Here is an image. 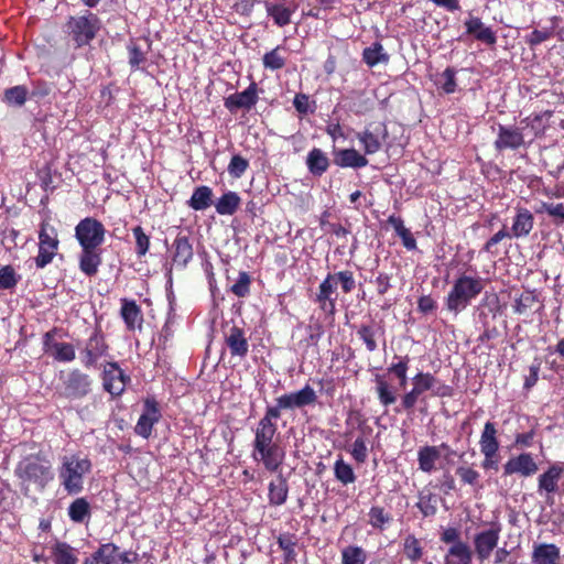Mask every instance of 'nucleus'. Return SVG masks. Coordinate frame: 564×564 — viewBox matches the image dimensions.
Instances as JSON below:
<instances>
[{"label":"nucleus","mask_w":564,"mask_h":564,"mask_svg":"<svg viewBox=\"0 0 564 564\" xmlns=\"http://www.w3.org/2000/svg\"><path fill=\"white\" fill-rule=\"evenodd\" d=\"M90 505L86 498H76L68 507V517L75 523H83L90 518Z\"/></svg>","instance_id":"nucleus-44"},{"label":"nucleus","mask_w":564,"mask_h":564,"mask_svg":"<svg viewBox=\"0 0 564 564\" xmlns=\"http://www.w3.org/2000/svg\"><path fill=\"white\" fill-rule=\"evenodd\" d=\"M455 474L462 486H469L476 491L482 488V485L480 484L481 475L473 465H459L456 468Z\"/></svg>","instance_id":"nucleus-37"},{"label":"nucleus","mask_w":564,"mask_h":564,"mask_svg":"<svg viewBox=\"0 0 564 564\" xmlns=\"http://www.w3.org/2000/svg\"><path fill=\"white\" fill-rule=\"evenodd\" d=\"M495 149L498 151L503 150H518L524 145L523 128L514 126L498 124V134L495 140Z\"/></svg>","instance_id":"nucleus-17"},{"label":"nucleus","mask_w":564,"mask_h":564,"mask_svg":"<svg viewBox=\"0 0 564 564\" xmlns=\"http://www.w3.org/2000/svg\"><path fill=\"white\" fill-rule=\"evenodd\" d=\"M14 475L20 480L24 496L29 495L31 485H34L36 490L43 491L54 478L50 460L40 453L26 455L19 460Z\"/></svg>","instance_id":"nucleus-2"},{"label":"nucleus","mask_w":564,"mask_h":564,"mask_svg":"<svg viewBox=\"0 0 564 564\" xmlns=\"http://www.w3.org/2000/svg\"><path fill=\"white\" fill-rule=\"evenodd\" d=\"M194 257L189 238L178 234L172 243V261L178 269H185Z\"/></svg>","instance_id":"nucleus-21"},{"label":"nucleus","mask_w":564,"mask_h":564,"mask_svg":"<svg viewBox=\"0 0 564 564\" xmlns=\"http://www.w3.org/2000/svg\"><path fill=\"white\" fill-rule=\"evenodd\" d=\"M441 457V452L437 446L424 445L417 451V464L419 469L425 474H432L435 471L436 462Z\"/></svg>","instance_id":"nucleus-33"},{"label":"nucleus","mask_w":564,"mask_h":564,"mask_svg":"<svg viewBox=\"0 0 564 564\" xmlns=\"http://www.w3.org/2000/svg\"><path fill=\"white\" fill-rule=\"evenodd\" d=\"M563 473V463L555 462L538 477V491L540 495L545 494V501L549 505L553 503V496L558 491V481Z\"/></svg>","instance_id":"nucleus-14"},{"label":"nucleus","mask_w":564,"mask_h":564,"mask_svg":"<svg viewBox=\"0 0 564 564\" xmlns=\"http://www.w3.org/2000/svg\"><path fill=\"white\" fill-rule=\"evenodd\" d=\"M334 476L343 485H349L356 481L352 467L346 463L343 457L336 459L334 464Z\"/></svg>","instance_id":"nucleus-53"},{"label":"nucleus","mask_w":564,"mask_h":564,"mask_svg":"<svg viewBox=\"0 0 564 564\" xmlns=\"http://www.w3.org/2000/svg\"><path fill=\"white\" fill-rule=\"evenodd\" d=\"M553 110H545L539 113H532L520 121L523 131L530 129L533 137H541L545 133L549 127V120L553 117Z\"/></svg>","instance_id":"nucleus-30"},{"label":"nucleus","mask_w":564,"mask_h":564,"mask_svg":"<svg viewBox=\"0 0 564 564\" xmlns=\"http://www.w3.org/2000/svg\"><path fill=\"white\" fill-rule=\"evenodd\" d=\"M375 382L379 403L384 408L394 404L398 400V389L393 387L382 375H376Z\"/></svg>","instance_id":"nucleus-32"},{"label":"nucleus","mask_w":564,"mask_h":564,"mask_svg":"<svg viewBox=\"0 0 564 564\" xmlns=\"http://www.w3.org/2000/svg\"><path fill=\"white\" fill-rule=\"evenodd\" d=\"M102 263L100 248H82L78 256V268L86 276H95Z\"/></svg>","instance_id":"nucleus-24"},{"label":"nucleus","mask_w":564,"mask_h":564,"mask_svg":"<svg viewBox=\"0 0 564 564\" xmlns=\"http://www.w3.org/2000/svg\"><path fill=\"white\" fill-rule=\"evenodd\" d=\"M52 557L54 564H77L78 556L75 547L66 542H56L52 546Z\"/></svg>","instance_id":"nucleus-38"},{"label":"nucleus","mask_w":564,"mask_h":564,"mask_svg":"<svg viewBox=\"0 0 564 564\" xmlns=\"http://www.w3.org/2000/svg\"><path fill=\"white\" fill-rule=\"evenodd\" d=\"M264 7L268 17L272 18L274 24L280 28L291 23V18L297 9L293 1L289 3L265 1Z\"/></svg>","instance_id":"nucleus-22"},{"label":"nucleus","mask_w":564,"mask_h":564,"mask_svg":"<svg viewBox=\"0 0 564 564\" xmlns=\"http://www.w3.org/2000/svg\"><path fill=\"white\" fill-rule=\"evenodd\" d=\"M317 398L316 391L310 384L275 398L274 404L267 406L264 415L259 420L254 430L252 459L262 464L270 473L280 470L285 459V451L276 438V421L282 416L283 411H294L314 405Z\"/></svg>","instance_id":"nucleus-1"},{"label":"nucleus","mask_w":564,"mask_h":564,"mask_svg":"<svg viewBox=\"0 0 564 564\" xmlns=\"http://www.w3.org/2000/svg\"><path fill=\"white\" fill-rule=\"evenodd\" d=\"M419 500L415 507L420 510L423 518L434 517L437 512L438 497L431 491H420Z\"/></svg>","instance_id":"nucleus-43"},{"label":"nucleus","mask_w":564,"mask_h":564,"mask_svg":"<svg viewBox=\"0 0 564 564\" xmlns=\"http://www.w3.org/2000/svg\"><path fill=\"white\" fill-rule=\"evenodd\" d=\"M372 429L366 425L364 422L359 424V435L354 441L350 449V455L359 464H364L367 460V435H370Z\"/></svg>","instance_id":"nucleus-34"},{"label":"nucleus","mask_w":564,"mask_h":564,"mask_svg":"<svg viewBox=\"0 0 564 564\" xmlns=\"http://www.w3.org/2000/svg\"><path fill=\"white\" fill-rule=\"evenodd\" d=\"M21 276L10 264L0 268V290H12L19 283Z\"/></svg>","instance_id":"nucleus-59"},{"label":"nucleus","mask_w":564,"mask_h":564,"mask_svg":"<svg viewBox=\"0 0 564 564\" xmlns=\"http://www.w3.org/2000/svg\"><path fill=\"white\" fill-rule=\"evenodd\" d=\"M535 213L547 214L556 225L564 224V203L541 202Z\"/></svg>","instance_id":"nucleus-52"},{"label":"nucleus","mask_w":564,"mask_h":564,"mask_svg":"<svg viewBox=\"0 0 564 564\" xmlns=\"http://www.w3.org/2000/svg\"><path fill=\"white\" fill-rule=\"evenodd\" d=\"M357 336L366 345L369 352H373L378 349L376 340V328L370 324H361L357 329Z\"/></svg>","instance_id":"nucleus-57"},{"label":"nucleus","mask_w":564,"mask_h":564,"mask_svg":"<svg viewBox=\"0 0 564 564\" xmlns=\"http://www.w3.org/2000/svg\"><path fill=\"white\" fill-rule=\"evenodd\" d=\"M284 52L285 48L280 45L267 52L262 57L263 67L272 72L282 69L286 64Z\"/></svg>","instance_id":"nucleus-45"},{"label":"nucleus","mask_w":564,"mask_h":564,"mask_svg":"<svg viewBox=\"0 0 564 564\" xmlns=\"http://www.w3.org/2000/svg\"><path fill=\"white\" fill-rule=\"evenodd\" d=\"M100 377L104 390L113 398L120 397L131 381L130 376L124 373L117 361L105 362Z\"/></svg>","instance_id":"nucleus-10"},{"label":"nucleus","mask_w":564,"mask_h":564,"mask_svg":"<svg viewBox=\"0 0 564 564\" xmlns=\"http://www.w3.org/2000/svg\"><path fill=\"white\" fill-rule=\"evenodd\" d=\"M501 524L492 522L490 528L482 530L474 535V550L480 562L488 560L495 549L498 546L500 539Z\"/></svg>","instance_id":"nucleus-12"},{"label":"nucleus","mask_w":564,"mask_h":564,"mask_svg":"<svg viewBox=\"0 0 564 564\" xmlns=\"http://www.w3.org/2000/svg\"><path fill=\"white\" fill-rule=\"evenodd\" d=\"M143 45L140 40L131 39L127 45L128 63L131 69L137 70L147 62V55L151 50V41L149 37L142 39Z\"/></svg>","instance_id":"nucleus-25"},{"label":"nucleus","mask_w":564,"mask_h":564,"mask_svg":"<svg viewBox=\"0 0 564 564\" xmlns=\"http://www.w3.org/2000/svg\"><path fill=\"white\" fill-rule=\"evenodd\" d=\"M305 163L308 172L313 176L317 177H321L324 173H326L330 165L329 158L319 148H313L310 150Z\"/></svg>","instance_id":"nucleus-31"},{"label":"nucleus","mask_w":564,"mask_h":564,"mask_svg":"<svg viewBox=\"0 0 564 564\" xmlns=\"http://www.w3.org/2000/svg\"><path fill=\"white\" fill-rule=\"evenodd\" d=\"M240 203L241 198L238 193L228 191L215 203V209L219 215L231 216L238 210Z\"/></svg>","instance_id":"nucleus-41"},{"label":"nucleus","mask_w":564,"mask_h":564,"mask_svg":"<svg viewBox=\"0 0 564 564\" xmlns=\"http://www.w3.org/2000/svg\"><path fill=\"white\" fill-rule=\"evenodd\" d=\"M75 238L80 248H100L105 242L106 228L100 220L85 217L75 227Z\"/></svg>","instance_id":"nucleus-9"},{"label":"nucleus","mask_w":564,"mask_h":564,"mask_svg":"<svg viewBox=\"0 0 564 564\" xmlns=\"http://www.w3.org/2000/svg\"><path fill=\"white\" fill-rule=\"evenodd\" d=\"M289 497V484L286 478L279 474L268 486V501L270 506L279 507L286 502Z\"/></svg>","instance_id":"nucleus-28"},{"label":"nucleus","mask_w":564,"mask_h":564,"mask_svg":"<svg viewBox=\"0 0 564 564\" xmlns=\"http://www.w3.org/2000/svg\"><path fill=\"white\" fill-rule=\"evenodd\" d=\"M66 28L76 47H83L96 37L100 30V20L95 13L88 11L85 15L70 17Z\"/></svg>","instance_id":"nucleus-6"},{"label":"nucleus","mask_w":564,"mask_h":564,"mask_svg":"<svg viewBox=\"0 0 564 564\" xmlns=\"http://www.w3.org/2000/svg\"><path fill=\"white\" fill-rule=\"evenodd\" d=\"M394 359H398L397 362H392L387 371L389 375H393L399 380V386L404 388L408 381V370L410 364V357L405 356H394Z\"/></svg>","instance_id":"nucleus-49"},{"label":"nucleus","mask_w":564,"mask_h":564,"mask_svg":"<svg viewBox=\"0 0 564 564\" xmlns=\"http://www.w3.org/2000/svg\"><path fill=\"white\" fill-rule=\"evenodd\" d=\"M276 543L284 552L283 560L285 564H293L296 562V539L293 534L284 533L278 536Z\"/></svg>","instance_id":"nucleus-50"},{"label":"nucleus","mask_w":564,"mask_h":564,"mask_svg":"<svg viewBox=\"0 0 564 564\" xmlns=\"http://www.w3.org/2000/svg\"><path fill=\"white\" fill-rule=\"evenodd\" d=\"M225 343L232 357L245 358L249 351V343L245 330L236 325L225 335Z\"/></svg>","instance_id":"nucleus-23"},{"label":"nucleus","mask_w":564,"mask_h":564,"mask_svg":"<svg viewBox=\"0 0 564 564\" xmlns=\"http://www.w3.org/2000/svg\"><path fill=\"white\" fill-rule=\"evenodd\" d=\"M561 553L558 546L553 543H541L533 547V564H560Z\"/></svg>","instance_id":"nucleus-29"},{"label":"nucleus","mask_w":564,"mask_h":564,"mask_svg":"<svg viewBox=\"0 0 564 564\" xmlns=\"http://www.w3.org/2000/svg\"><path fill=\"white\" fill-rule=\"evenodd\" d=\"M91 469L93 463L87 456L65 455L57 468L59 484L68 495H78L84 490L85 476L90 474Z\"/></svg>","instance_id":"nucleus-4"},{"label":"nucleus","mask_w":564,"mask_h":564,"mask_svg":"<svg viewBox=\"0 0 564 564\" xmlns=\"http://www.w3.org/2000/svg\"><path fill=\"white\" fill-rule=\"evenodd\" d=\"M464 26L465 33L474 36L475 40L489 46H494L497 43L495 31L490 26H486L480 18L470 15L465 20Z\"/></svg>","instance_id":"nucleus-19"},{"label":"nucleus","mask_w":564,"mask_h":564,"mask_svg":"<svg viewBox=\"0 0 564 564\" xmlns=\"http://www.w3.org/2000/svg\"><path fill=\"white\" fill-rule=\"evenodd\" d=\"M539 470V465L533 455L529 452H522L517 456L510 457L502 466V476H511L514 474L521 477H531Z\"/></svg>","instance_id":"nucleus-16"},{"label":"nucleus","mask_w":564,"mask_h":564,"mask_svg":"<svg viewBox=\"0 0 564 564\" xmlns=\"http://www.w3.org/2000/svg\"><path fill=\"white\" fill-rule=\"evenodd\" d=\"M161 417L162 414L158 401L154 398H147L143 403V413L134 426L135 434L143 438H149L152 435L153 426Z\"/></svg>","instance_id":"nucleus-15"},{"label":"nucleus","mask_w":564,"mask_h":564,"mask_svg":"<svg viewBox=\"0 0 564 564\" xmlns=\"http://www.w3.org/2000/svg\"><path fill=\"white\" fill-rule=\"evenodd\" d=\"M485 288L482 278L460 273L453 281L452 288L444 299L446 311L455 315L467 308Z\"/></svg>","instance_id":"nucleus-3"},{"label":"nucleus","mask_w":564,"mask_h":564,"mask_svg":"<svg viewBox=\"0 0 564 564\" xmlns=\"http://www.w3.org/2000/svg\"><path fill=\"white\" fill-rule=\"evenodd\" d=\"M53 90V84L44 79H35L31 82L30 98L36 101L47 97Z\"/></svg>","instance_id":"nucleus-62"},{"label":"nucleus","mask_w":564,"mask_h":564,"mask_svg":"<svg viewBox=\"0 0 564 564\" xmlns=\"http://www.w3.org/2000/svg\"><path fill=\"white\" fill-rule=\"evenodd\" d=\"M79 361L86 369L97 368L99 361L109 356L110 345L100 326L90 332L88 338L77 344Z\"/></svg>","instance_id":"nucleus-5"},{"label":"nucleus","mask_w":564,"mask_h":564,"mask_svg":"<svg viewBox=\"0 0 564 564\" xmlns=\"http://www.w3.org/2000/svg\"><path fill=\"white\" fill-rule=\"evenodd\" d=\"M444 564H473V551L467 543L451 545L445 555Z\"/></svg>","instance_id":"nucleus-35"},{"label":"nucleus","mask_w":564,"mask_h":564,"mask_svg":"<svg viewBox=\"0 0 564 564\" xmlns=\"http://www.w3.org/2000/svg\"><path fill=\"white\" fill-rule=\"evenodd\" d=\"M59 239L56 228L48 220L40 224L39 251L34 258L35 267L44 269L48 265L58 252Z\"/></svg>","instance_id":"nucleus-7"},{"label":"nucleus","mask_w":564,"mask_h":564,"mask_svg":"<svg viewBox=\"0 0 564 564\" xmlns=\"http://www.w3.org/2000/svg\"><path fill=\"white\" fill-rule=\"evenodd\" d=\"M334 163L339 167L361 169L367 166L369 161L356 149H341L334 151Z\"/></svg>","instance_id":"nucleus-27"},{"label":"nucleus","mask_w":564,"mask_h":564,"mask_svg":"<svg viewBox=\"0 0 564 564\" xmlns=\"http://www.w3.org/2000/svg\"><path fill=\"white\" fill-rule=\"evenodd\" d=\"M390 56L384 51L380 42H375L370 46L364 48L362 61L369 66L375 67L378 64L389 63Z\"/></svg>","instance_id":"nucleus-40"},{"label":"nucleus","mask_w":564,"mask_h":564,"mask_svg":"<svg viewBox=\"0 0 564 564\" xmlns=\"http://www.w3.org/2000/svg\"><path fill=\"white\" fill-rule=\"evenodd\" d=\"M251 276L246 271H240L238 280L231 285L230 291L238 297H246L250 293Z\"/></svg>","instance_id":"nucleus-64"},{"label":"nucleus","mask_w":564,"mask_h":564,"mask_svg":"<svg viewBox=\"0 0 564 564\" xmlns=\"http://www.w3.org/2000/svg\"><path fill=\"white\" fill-rule=\"evenodd\" d=\"M367 553L359 545H348L341 550V564H366Z\"/></svg>","instance_id":"nucleus-54"},{"label":"nucleus","mask_w":564,"mask_h":564,"mask_svg":"<svg viewBox=\"0 0 564 564\" xmlns=\"http://www.w3.org/2000/svg\"><path fill=\"white\" fill-rule=\"evenodd\" d=\"M480 453L484 458L481 467L485 470H495L499 468V449L500 442L498 440V431L494 422H486L479 440Z\"/></svg>","instance_id":"nucleus-8"},{"label":"nucleus","mask_w":564,"mask_h":564,"mask_svg":"<svg viewBox=\"0 0 564 564\" xmlns=\"http://www.w3.org/2000/svg\"><path fill=\"white\" fill-rule=\"evenodd\" d=\"M132 234L135 240V254L138 256V258H142L150 250V236L145 234L144 229L141 226L133 227Z\"/></svg>","instance_id":"nucleus-58"},{"label":"nucleus","mask_w":564,"mask_h":564,"mask_svg":"<svg viewBox=\"0 0 564 564\" xmlns=\"http://www.w3.org/2000/svg\"><path fill=\"white\" fill-rule=\"evenodd\" d=\"M538 297L533 291L523 292L513 304V312L519 315L527 314L536 303Z\"/></svg>","instance_id":"nucleus-60"},{"label":"nucleus","mask_w":564,"mask_h":564,"mask_svg":"<svg viewBox=\"0 0 564 564\" xmlns=\"http://www.w3.org/2000/svg\"><path fill=\"white\" fill-rule=\"evenodd\" d=\"M28 98H30L28 87L24 85H17L4 90L2 101L8 106L20 108L25 105Z\"/></svg>","instance_id":"nucleus-42"},{"label":"nucleus","mask_w":564,"mask_h":564,"mask_svg":"<svg viewBox=\"0 0 564 564\" xmlns=\"http://www.w3.org/2000/svg\"><path fill=\"white\" fill-rule=\"evenodd\" d=\"M53 349L50 355L58 362H72L76 358L75 346L72 343L61 341L53 346Z\"/></svg>","instance_id":"nucleus-56"},{"label":"nucleus","mask_w":564,"mask_h":564,"mask_svg":"<svg viewBox=\"0 0 564 564\" xmlns=\"http://www.w3.org/2000/svg\"><path fill=\"white\" fill-rule=\"evenodd\" d=\"M368 523L377 530H384L392 521V516L384 510L383 507L372 506L368 512Z\"/></svg>","instance_id":"nucleus-51"},{"label":"nucleus","mask_w":564,"mask_h":564,"mask_svg":"<svg viewBox=\"0 0 564 564\" xmlns=\"http://www.w3.org/2000/svg\"><path fill=\"white\" fill-rule=\"evenodd\" d=\"M534 227V216L525 207H516V215L512 220L510 230V239L525 238L530 235Z\"/></svg>","instance_id":"nucleus-20"},{"label":"nucleus","mask_w":564,"mask_h":564,"mask_svg":"<svg viewBox=\"0 0 564 564\" xmlns=\"http://www.w3.org/2000/svg\"><path fill=\"white\" fill-rule=\"evenodd\" d=\"M93 379L79 368H73L63 380L64 394L68 399H84L91 392Z\"/></svg>","instance_id":"nucleus-11"},{"label":"nucleus","mask_w":564,"mask_h":564,"mask_svg":"<svg viewBox=\"0 0 564 564\" xmlns=\"http://www.w3.org/2000/svg\"><path fill=\"white\" fill-rule=\"evenodd\" d=\"M437 381L433 373L420 371L412 378V388L423 395L426 391L434 390Z\"/></svg>","instance_id":"nucleus-55"},{"label":"nucleus","mask_w":564,"mask_h":564,"mask_svg":"<svg viewBox=\"0 0 564 564\" xmlns=\"http://www.w3.org/2000/svg\"><path fill=\"white\" fill-rule=\"evenodd\" d=\"M334 281H336V285H340L343 293L348 294L352 292L356 288V281L354 272L350 270L338 271L332 273Z\"/></svg>","instance_id":"nucleus-61"},{"label":"nucleus","mask_w":564,"mask_h":564,"mask_svg":"<svg viewBox=\"0 0 564 564\" xmlns=\"http://www.w3.org/2000/svg\"><path fill=\"white\" fill-rule=\"evenodd\" d=\"M213 189L207 185H200L194 188L187 205L196 212L205 210L213 205Z\"/></svg>","instance_id":"nucleus-36"},{"label":"nucleus","mask_w":564,"mask_h":564,"mask_svg":"<svg viewBox=\"0 0 564 564\" xmlns=\"http://www.w3.org/2000/svg\"><path fill=\"white\" fill-rule=\"evenodd\" d=\"M560 20L558 17L554 15L551 18L552 25L542 29H534L532 32L524 36V42L530 48H534L538 45L551 40L555 34V24Z\"/></svg>","instance_id":"nucleus-39"},{"label":"nucleus","mask_w":564,"mask_h":564,"mask_svg":"<svg viewBox=\"0 0 564 564\" xmlns=\"http://www.w3.org/2000/svg\"><path fill=\"white\" fill-rule=\"evenodd\" d=\"M260 91H262V89L252 80L243 91L235 93L226 97L224 105L231 113L240 109L250 111L258 104Z\"/></svg>","instance_id":"nucleus-13"},{"label":"nucleus","mask_w":564,"mask_h":564,"mask_svg":"<svg viewBox=\"0 0 564 564\" xmlns=\"http://www.w3.org/2000/svg\"><path fill=\"white\" fill-rule=\"evenodd\" d=\"M403 554L412 563L422 560L424 549L421 541L414 534H408L403 540Z\"/></svg>","instance_id":"nucleus-47"},{"label":"nucleus","mask_w":564,"mask_h":564,"mask_svg":"<svg viewBox=\"0 0 564 564\" xmlns=\"http://www.w3.org/2000/svg\"><path fill=\"white\" fill-rule=\"evenodd\" d=\"M457 70L448 66L437 75L435 85L446 95L454 94L457 90L456 80Z\"/></svg>","instance_id":"nucleus-46"},{"label":"nucleus","mask_w":564,"mask_h":564,"mask_svg":"<svg viewBox=\"0 0 564 564\" xmlns=\"http://www.w3.org/2000/svg\"><path fill=\"white\" fill-rule=\"evenodd\" d=\"M119 550L120 547L112 542L102 543L95 552L84 558L83 564H118Z\"/></svg>","instance_id":"nucleus-26"},{"label":"nucleus","mask_w":564,"mask_h":564,"mask_svg":"<svg viewBox=\"0 0 564 564\" xmlns=\"http://www.w3.org/2000/svg\"><path fill=\"white\" fill-rule=\"evenodd\" d=\"M120 317L128 332L141 330L144 322L140 305L134 300L123 297L120 300Z\"/></svg>","instance_id":"nucleus-18"},{"label":"nucleus","mask_w":564,"mask_h":564,"mask_svg":"<svg viewBox=\"0 0 564 564\" xmlns=\"http://www.w3.org/2000/svg\"><path fill=\"white\" fill-rule=\"evenodd\" d=\"M293 106L301 116L313 113L316 109V102L310 100V96L304 93H299L294 96Z\"/></svg>","instance_id":"nucleus-63"},{"label":"nucleus","mask_w":564,"mask_h":564,"mask_svg":"<svg viewBox=\"0 0 564 564\" xmlns=\"http://www.w3.org/2000/svg\"><path fill=\"white\" fill-rule=\"evenodd\" d=\"M358 141L362 145L365 155H370L379 152L382 147V142L378 134L373 133L369 129H365L356 134Z\"/></svg>","instance_id":"nucleus-48"}]
</instances>
